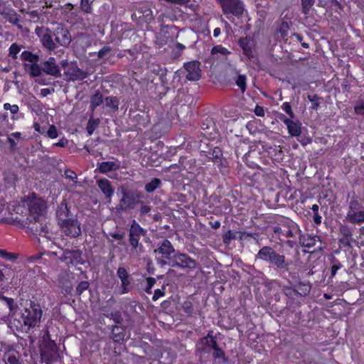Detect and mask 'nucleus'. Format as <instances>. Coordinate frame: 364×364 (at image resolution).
<instances>
[{"label": "nucleus", "mask_w": 364, "mask_h": 364, "mask_svg": "<svg viewBox=\"0 0 364 364\" xmlns=\"http://www.w3.org/2000/svg\"><path fill=\"white\" fill-rule=\"evenodd\" d=\"M36 82L40 85H48L51 83L50 78H47L45 76H41V75L37 79H36Z\"/></svg>", "instance_id": "nucleus-60"}, {"label": "nucleus", "mask_w": 364, "mask_h": 364, "mask_svg": "<svg viewBox=\"0 0 364 364\" xmlns=\"http://www.w3.org/2000/svg\"><path fill=\"white\" fill-rule=\"evenodd\" d=\"M104 101L102 94L97 90L90 98V108L92 112H94L95 109L99 107Z\"/></svg>", "instance_id": "nucleus-32"}, {"label": "nucleus", "mask_w": 364, "mask_h": 364, "mask_svg": "<svg viewBox=\"0 0 364 364\" xmlns=\"http://www.w3.org/2000/svg\"><path fill=\"white\" fill-rule=\"evenodd\" d=\"M256 258L269 264L279 273L289 271L291 260L287 259L283 254H279L270 246H263L256 255Z\"/></svg>", "instance_id": "nucleus-2"}, {"label": "nucleus", "mask_w": 364, "mask_h": 364, "mask_svg": "<svg viewBox=\"0 0 364 364\" xmlns=\"http://www.w3.org/2000/svg\"><path fill=\"white\" fill-rule=\"evenodd\" d=\"M297 238H299V244L302 247L307 249L314 247L311 251L304 250V252L323 255L326 244L321 240L320 236L301 232Z\"/></svg>", "instance_id": "nucleus-6"}, {"label": "nucleus", "mask_w": 364, "mask_h": 364, "mask_svg": "<svg viewBox=\"0 0 364 364\" xmlns=\"http://www.w3.org/2000/svg\"><path fill=\"white\" fill-rule=\"evenodd\" d=\"M42 310L38 304L31 301L29 306L26 307L22 313V319L25 326L28 328L35 327L41 321Z\"/></svg>", "instance_id": "nucleus-8"}, {"label": "nucleus", "mask_w": 364, "mask_h": 364, "mask_svg": "<svg viewBox=\"0 0 364 364\" xmlns=\"http://www.w3.org/2000/svg\"><path fill=\"white\" fill-rule=\"evenodd\" d=\"M179 163L189 173L195 174L198 172L199 167L196 164L195 159H187L186 158H181Z\"/></svg>", "instance_id": "nucleus-28"}, {"label": "nucleus", "mask_w": 364, "mask_h": 364, "mask_svg": "<svg viewBox=\"0 0 364 364\" xmlns=\"http://www.w3.org/2000/svg\"><path fill=\"white\" fill-rule=\"evenodd\" d=\"M259 237V235L257 232L250 233L247 232H242L240 237L242 240H249V238H253L255 240H258Z\"/></svg>", "instance_id": "nucleus-56"}, {"label": "nucleus", "mask_w": 364, "mask_h": 364, "mask_svg": "<svg viewBox=\"0 0 364 364\" xmlns=\"http://www.w3.org/2000/svg\"><path fill=\"white\" fill-rule=\"evenodd\" d=\"M238 45L242 50V54L248 62H258V58L255 54V43L250 37H241L238 40Z\"/></svg>", "instance_id": "nucleus-15"}, {"label": "nucleus", "mask_w": 364, "mask_h": 364, "mask_svg": "<svg viewBox=\"0 0 364 364\" xmlns=\"http://www.w3.org/2000/svg\"><path fill=\"white\" fill-rule=\"evenodd\" d=\"M183 309L186 314L191 315L193 314V309L191 302L185 301L183 304Z\"/></svg>", "instance_id": "nucleus-61"}, {"label": "nucleus", "mask_w": 364, "mask_h": 364, "mask_svg": "<svg viewBox=\"0 0 364 364\" xmlns=\"http://www.w3.org/2000/svg\"><path fill=\"white\" fill-rule=\"evenodd\" d=\"M183 67L187 72V80L190 81H195L200 79L201 75L199 61L193 60L186 63Z\"/></svg>", "instance_id": "nucleus-20"}, {"label": "nucleus", "mask_w": 364, "mask_h": 364, "mask_svg": "<svg viewBox=\"0 0 364 364\" xmlns=\"http://www.w3.org/2000/svg\"><path fill=\"white\" fill-rule=\"evenodd\" d=\"M211 53L213 55L220 53L223 55H227L230 53V51L221 45H217L212 48Z\"/></svg>", "instance_id": "nucleus-50"}, {"label": "nucleus", "mask_w": 364, "mask_h": 364, "mask_svg": "<svg viewBox=\"0 0 364 364\" xmlns=\"http://www.w3.org/2000/svg\"><path fill=\"white\" fill-rule=\"evenodd\" d=\"M21 50V46H18L16 43H14L11 45L9 47V55L13 59L17 58V55Z\"/></svg>", "instance_id": "nucleus-51"}, {"label": "nucleus", "mask_w": 364, "mask_h": 364, "mask_svg": "<svg viewBox=\"0 0 364 364\" xmlns=\"http://www.w3.org/2000/svg\"><path fill=\"white\" fill-rule=\"evenodd\" d=\"M235 82L242 92H245L247 89V77L245 75L237 74L235 77Z\"/></svg>", "instance_id": "nucleus-42"}, {"label": "nucleus", "mask_w": 364, "mask_h": 364, "mask_svg": "<svg viewBox=\"0 0 364 364\" xmlns=\"http://www.w3.org/2000/svg\"><path fill=\"white\" fill-rule=\"evenodd\" d=\"M0 257L8 261L14 262L18 258V255L15 253L9 252L6 250L0 249Z\"/></svg>", "instance_id": "nucleus-48"}, {"label": "nucleus", "mask_w": 364, "mask_h": 364, "mask_svg": "<svg viewBox=\"0 0 364 364\" xmlns=\"http://www.w3.org/2000/svg\"><path fill=\"white\" fill-rule=\"evenodd\" d=\"M41 358L46 364H51L58 360V352L41 351Z\"/></svg>", "instance_id": "nucleus-39"}, {"label": "nucleus", "mask_w": 364, "mask_h": 364, "mask_svg": "<svg viewBox=\"0 0 364 364\" xmlns=\"http://www.w3.org/2000/svg\"><path fill=\"white\" fill-rule=\"evenodd\" d=\"M43 350L41 351H51V352H58V347L55 341L51 338L45 339L43 343Z\"/></svg>", "instance_id": "nucleus-41"}, {"label": "nucleus", "mask_w": 364, "mask_h": 364, "mask_svg": "<svg viewBox=\"0 0 364 364\" xmlns=\"http://www.w3.org/2000/svg\"><path fill=\"white\" fill-rule=\"evenodd\" d=\"M152 72L159 77L161 82L163 85L167 82V69L165 67H162L160 65H156L153 68Z\"/></svg>", "instance_id": "nucleus-37"}, {"label": "nucleus", "mask_w": 364, "mask_h": 364, "mask_svg": "<svg viewBox=\"0 0 364 364\" xmlns=\"http://www.w3.org/2000/svg\"><path fill=\"white\" fill-rule=\"evenodd\" d=\"M117 275L121 280V287L116 293L122 295L127 294L131 290L132 277L126 268L119 267L117 270Z\"/></svg>", "instance_id": "nucleus-17"}, {"label": "nucleus", "mask_w": 364, "mask_h": 364, "mask_svg": "<svg viewBox=\"0 0 364 364\" xmlns=\"http://www.w3.org/2000/svg\"><path fill=\"white\" fill-rule=\"evenodd\" d=\"M24 68L28 72L29 75L32 77H38L43 71L42 66L38 64V63L33 64H24Z\"/></svg>", "instance_id": "nucleus-33"}, {"label": "nucleus", "mask_w": 364, "mask_h": 364, "mask_svg": "<svg viewBox=\"0 0 364 364\" xmlns=\"http://www.w3.org/2000/svg\"><path fill=\"white\" fill-rule=\"evenodd\" d=\"M165 294L164 291L160 289H156L154 290V295L152 296V300L156 301L160 297L164 296Z\"/></svg>", "instance_id": "nucleus-63"}, {"label": "nucleus", "mask_w": 364, "mask_h": 364, "mask_svg": "<svg viewBox=\"0 0 364 364\" xmlns=\"http://www.w3.org/2000/svg\"><path fill=\"white\" fill-rule=\"evenodd\" d=\"M47 135L50 139H56L58 136V132L54 124L50 125L47 131Z\"/></svg>", "instance_id": "nucleus-54"}, {"label": "nucleus", "mask_w": 364, "mask_h": 364, "mask_svg": "<svg viewBox=\"0 0 364 364\" xmlns=\"http://www.w3.org/2000/svg\"><path fill=\"white\" fill-rule=\"evenodd\" d=\"M65 75L67 77V81L68 82H75V81H82L88 77L90 75L87 71H85L80 68L71 67L66 72Z\"/></svg>", "instance_id": "nucleus-22"}, {"label": "nucleus", "mask_w": 364, "mask_h": 364, "mask_svg": "<svg viewBox=\"0 0 364 364\" xmlns=\"http://www.w3.org/2000/svg\"><path fill=\"white\" fill-rule=\"evenodd\" d=\"M139 18L142 23H149L153 20L152 10L146 6H139L137 9Z\"/></svg>", "instance_id": "nucleus-29"}, {"label": "nucleus", "mask_w": 364, "mask_h": 364, "mask_svg": "<svg viewBox=\"0 0 364 364\" xmlns=\"http://www.w3.org/2000/svg\"><path fill=\"white\" fill-rule=\"evenodd\" d=\"M53 36L57 47L58 46L66 47L69 46L71 42L70 32L67 28L61 26H58L54 29Z\"/></svg>", "instance_id": "nucleus-19"}, {"label": "nucleus", "mask_w": 364, "mask_h": 364, "mask_svg": "<svg viewBox=\"0 0 364 364\" xmlns=\"http://www.w3.org/2000/svg\"><path fill=\"white\" fill-rule=\"evenodd\" d=\"M355 112L357 114H364V104L360 102V104L355 105L354 107Z\"/></svg>", "instance_id": "nucleus-64"}, {"label": "nucleus", "mask_w": 364, "mask_h": 364, "mask_svg": "<svg viewBox=\"0 0 364 364\" xmlns=\"http://www.w3.org/2000/svg\"><path fill=\"white\" fill-rule=\"evenodd\" d=\"M21 59L22 61H27L33 64L39 61V55L29 50H23L21 54Z\"/></svg>", "instance_id": "nucleus-36"}, {"label": "nucleus", "mask_w": 364, "mask_h": 364, "mask_svg": "<svg viewBox=\"0 0 364 364\" xmlns=\"http://www.w3.org/2000/svg\"><path fill=\"white\" fill-rule=\"evenodd\" d=\"M43 72L53 77L60 76V69L53 57L49 58L42 64Z\"/></svg>", "instance_id": "nucleus-24"}, {"label": "nucleus", "mask_w": 364, "mask_h": 364, "mask_svg": "<svg viewBox=\"0 0 364 364\" xmlns=\"http://www.w3.org/2000/svg\"><path fill=\"white\" fill-rule=\"evenodd\" d=\"M112 50L111 47L109 46H104L101 48L97 53V58L99 59L103 58L108 53Z\"/></svg>", "instance_id": "nucleus-59"}, {"label": "nucleus", "mask_w": 364, "mask_h": 364, "mask_svg": "<svg viewBox=\"0 0 364 364\" xmlns=\"http://www.w3.org/2000/svg\"><path fill=\"white\" fill-rule=\"evenodd\" d=\"M217 344L216 337L213 336L211 332H209L205 336L200 338L197 344V350L200 353H207L211 349L215 348Z\"/></svg>", "instance_id": "nucleus-18"}, {"label": "nucleus", "mask_w": 364, "mask_h": 364, "mask_svg": "<svg viewBox=\"0 0 364 364\" xmlns=\"http://www.w3.org/2000/svg\"><path fill=\"white\" fill-rule=\"evenodd\" d=\"M282 292L287 296V306L289 308L296 306H300L301 301L298 299L296 294L295 288L293 285H284L282 289Z\"/></svg>", "instance_id": "nucleus-21"}, {"label": "nucleus", "mask_w": 364, "mask_h": 364, "mask_svg": "<svg viewBox=\"0 0 364 364\" xmlns=\"http://www.w3.org/2000/svg\"><path fill=\"white\" fill-rule=\"evenodd\" d=\"M200 156L216 164L222 174L228 173V161L224 158L223 151L219 146H211L208 150L201 149Z\"/></svg>", "instance_id": "nucleus-7"}, {"label": "nucleus", "mask_w": 364, "mask_h": 364, "mask_svg": "<svg viewBox=\"0 0 364 364\" xmlns=\"http://www.w3.org/2000/svg\"><path fill=\"white\" fill-rule=\"evenodd\" d=\"M177 250L170 240L164 239L158 242L157 248L154 250V252L160 256L159 262L161 264L168 265V262H170Z\"/></svg>", "instance_id": "nucleus-11"}, {"label": "nucleus", "mask_w": 364, "mask_h": 364, "mask_svg": "<svg viewBox=\"0 0 364 364\" xmlns=\"http://www.w3.org/2000/svg\"><path fill=\"white\" fill-rule=\"evenodd\" d=\"M301 11L304 14H309L311 7L315 3V0H301Z\"/></svg>", "instance_id": "nucleus-46"}, {"label": "nucleus", "mask_w": 364, "mask_h": 364, "mask_svg": "<svg viewBox=\"0 0 364 364\" xmlns=\"http://www.w3.org/2000/svg\"><path fill=\"white\" fill-rule=\"evenodd\" d=\"M198 262L195 259L191 257L188 255L181 252L178 250L173 256L168 266L176 267L181 269H186L188 271L193 270L196 268Z\"/></svg>", "instance_id": "nucleus-9"}, {"label": "nucleus", "mask_w": 364, "mask_h": 364, "mask_svg": "<svg viewBox=\"0 0 364 364\" xmlns=\"http://www.w3.org/2000/svg\"><path fill=\"white\" fill-rule=\"evenodd\" d=\"M213 350H214L213 356L215 360L222 359L223 363H227L228 358L225 356V352L223 350V349L218 346V344H217V346L213 348Z\"/></svg>", "instance_id": "nucleus-44"}, {"label": "nucleus", "mask_w": 364, "mask_h": 364, "mask_svg": "<svg viewBox=\"0 0 364 364\" xmlns=\"http://www.w3.org/2000/svg\"><path fill=\"white\" fill-rule=\"evenodd\" d=\"M65 260H68V263L72 264H83L82 259V252L79 250H65L63 252Z\"/></svg>", "instance_id": "nucleus-25"}, {"label": "nucleus", "mask_w": 364, "mask_h": 364, "mask_svg": "<svg viewBox=\"0 0 364 364\" xmlns=\"http://www.w3.org/2000/svg\"><path fill=\"white\" fill-rule=\"evenodd\" d=\"M329 260L331 263V277H333L337 272L343 267V264L334 256H331Z\"/></svg>", "instance_id": "nucleus-38"}, {"label": "nucleus", "mask_w": 364, "mask_h": 364, "mask_svg": "<svg viewBox=\"0 0 364 364\" xmlns=\"http://www.w3.org/2000/svg\"><path fill=\"white\" fill-rule=\"evenodd\" d=\"M119 164L112 161H102L98 165V170L101 173H107L110 171H115L119 170Z\"/></svg>", "instance_id": "nucleus-30"}, {"label": "nucleus", "mask_w": 364, "mask_h": 364, "mask_svg": "<svg viewBox=\"0 0 364 364\" xmlns=\"http://www.w3.org/2000/svg\"><path fill=\"white\" fill-rule=\"evenodd\" d=\"M99 123H100L99 119L90 118L88 120L87 127H86V130H87L88 136H91L93 134L94 131L96 129V128L99 125Z\"/></svg>", "instance_id": "nucleus-45"}, {"label": "nucleus", "mask_w": 364, "mask_h": 364, "mask_svg": "<svg viewBox=\"0 0 364 364\" xmlns=\"http://www.w3.org/2000/svg\"><path fill=\"white\" fill-rule=\"evenodd\" d=\"M125 336L124 330L119 326H114L112 329L111 337L114 342L120 343L124 341Z\"/></svg>", "instance_id": "nucleus-34"}, {"label": "nucleus", "mask_w": 364, "mask_h": 364, "mask_svg": "<svg viewBox=\"0 0 364 364\" xmlns=\"http://www.w3.org/2000/svg\"><path fill=\"white\" fill-rule=\"evenodd\" d=\"M22 205L27 208L30 220H34L35 222L39 221L43 211L46 208L44 200L38 198L35 193H29L27 196H25L22 200Z\"/></svg>", "instance_id": "nucleus-4"}, {"label": "nucleus", "mask_w": 364, "mask_h": 364, "mask_svg": "<svg viewBox=\"0 0 364 364\" xmlns=\"http://www.w3.org/2000/svg\"><path fill=\"white\" fill-rule=\"evenodd\" d=\"M307 98L311 102V108L314 110L318 109L319 105H320V103L318 102L319 97L317 95H309L307 96Z\"/></svg>", "instance_id": "nucleus-52"}, {"label": "nucleus", "mask_w": 364, "mask_h": 364, "mask_svg": "<svg viewBox=\"0 0 364 364\" xmlns=\"http://www.w3.org/2000/svg\"><path fill=\"white\" fill-rule=\"evenodd\" d=\"M289 28V23L285 21H282L277 28V33L281 35L282 39H284L288 36Z\"/></svg>", "instance_id": "nucleus-43"}, {"label": "nucleus", "mask_w": 364, "mask_h": 364, "mask_svg": "<svg viewBox=\"0 0 364 364\" xmlns=\"http://www.w3.org/2000/svg\"><path fill=\"white\" fill-rule=\"evenodd\" d=\"M67 206L60 208L56 212L58 225L63 232L68 237L76 238L81 235L80 223L77 218L70 217Z\"/></svg>", "instance_id": "nucleus-3"}, {"label": "nucleus", "mask_w": 364, "mask_h": 364, "mask_svg": "<svg viewBox=\"0 0 364 364\" xmlns=\"http://www.w3.org/2000/svg\"><path fill=\"white\" fill-rule=\"evenodd\" d=\"M272 237L293 247L296 244L301 229L298 224L289 218H283L276 225L272 226Z\"/></svg>", "instance_id": "nucleus-1"}, {"label": "nucleus", "mask_w": 364, "mask_h": 364, "mask_svg": "<svg viewBox=\"0 0 364 364\" xmlns=\"http://www.w3.org/2000/svg\"><path fill=\"white\" fill-rule=\"evenodd\" d=\"M161 185V181L158 178H154L151 181L145 184L144 189L146 193H152Z\"/></svg>", "instance_id": "nucleus-40"}, {"label": "nucleus", "mask_w": 364, "mask_h": 364, "mask_svg": "<svg viewBox=\"0 0 364 364\" xmlns=\"http://www.w3.org/2000/svg\"><path fill=\"white\" fill-rule=\"evenodd\" d=\"M146 234V230L141 227V225L135 220L132 222L129 230V242L132 250H135L137 247H142L139 244L141 236Z\"/></svg>", "instance_id": "nucleus-16"}, {"label": "nucleus", "mask_w": 364, "mask_h": 364, "mask_svg": "<svg viewBox=\"0 0 364 364\" xmlns=\"http://www.w3.org/2000/svg\"><path fill=\"white\" fill-rule=\"evenodd\" d=\"M64 174H65V178H69L71 181H74V180L77 179L76 173L70 169H66L65 171Z\"/></svg>", "instance_id": "nucleus-62"}, {"label": "nucleus", "mask_w": 364, "mask_h": 364, "mask_svg": "<svg viewBox=\"0 0 364 364\" xmlns=\"http://www.w3.org/2000/svg\"><path fill=\"white\" fill-rule=\"evenodd\" d=\"M94 0H81L80 7L83 12L86 14H91L92 12V5Z\"/></svg>", "instance_id": "nucleus-47"}, {"label": "nucleus", "mask_w": 364, "mask_h": 364, "mask_svg": "<svg viewBox=\"0 0 364 364\" xmlns=\"http://www.w3.org/2000/svg\"><path fill=\"white\" fill-rule=\"evenodd\" d=\"M282 109L290 117V118L294 117V114L292 112L291 106L289 102H285L282 105Z\"/></svg>", "instance_id": "nucleus-58"}, {"label": "nucleus", "mask_w": 364, "mask_h": 364, "mask_svg": "<svg viewBox=\"0 0 364 364\" xmlns=\"http://www.w3.org/2000/svg\"><path fill=\"white\" fill-rule=\"evenodd\" d=\"M36 34L40 38V41L44 48L49 51H53L57 48L53 32L48 28L37 26L35 29Z\"/></svg>", "instance_id": "nucleus-13"}, {"label": "nucleus", "mask_w": 364, "mask_h": 364, "mask_svg": "<svg viewBox=\"0 0 364 364\" xmlns=\"http://www.w3.org/2000/svg\"><path fill=\"white\" fill-rule=\"evenodd\" d=\"M97 185L99 189L104 194L105 198L110 201L114 194V188L112 183L107 178H101L97 181Z\"/></svg>", "instance_id": "nucleus-23"}, {"label": "nucleus", "mask_w": 364, "mask_h": 364, "mask_svg": "<svg viewBox=\"0 0 364 364\" xmlns=\"http://www.w3.org/2000/svg\"><path fill=\"white\" fill-rule=\"evenodd\" d=\"M141 197L140 192L123 190L122 197L119 200V209L123 211L134 209Z\"/></svg>", "instance_id": "nucleus-12"}, {"label": "nucleus", "mask_w": 364, "mask_h": 364, "mask_svg": "<svg viewBox=\"0 0 364 364\" xmlns=\"http://www.w3.org/2000/svg\"><path fill=\"white\" fill-rule=\"evenodd\" d=\"M138 203H140L141 205L139 209V213L141 216H145L146 215L149 213V212L151 210V206L144 204V203L141 200H139Z\"/></svg>", "instance_id": "nucleus-55"}, {"label": "nucleus", "mask_w": 364, "mask_h": 364, "mask_svg": "<svg viewBox=\"0 0 364 364\" xmlns=\"http://www.w3.org/2000/svg\"><path fill=\"white\" fill-rule=\"evenodd\" d=\"M90 283L88 281H81L76 287V295L80 296L85 291L89 289Z\"/></svg>", "instance_id": "nucleus-49"}, {"label": "nucleus", "mask_w": 364, "mask_h": 364, "mask_svg": "<svg viewBox=\"0 0 364 364\" xmlns=\"http://www.w3.org/2000/svg\"><path fill=\"white\" fill-rule=\"evenodd\" d=\"M355 227L354 225L341 223L338 230L341 237L338 238V243L345 247H352L353 243L355 242V240L353 237Z\"/></svg>", "instance_id": "nucleus-14"}, {"label": "nucleus", "mask_w": 364, "mask_h": 364, "mask_svg": "<svg viewBox=\"0 0 364 364\" xmlns=\"http://www.w3.org/2000/svg\"><path fill=\"white\" fill-rule=\"evenodd\" d=\"M235 234L231 230H228L223 235V242L226 245H229L231 241L235 240Z\"/></svg>", "instance_id": "nucleus-53"}, {"label": "nucleus", "mask_w": 364, "mask_h": 364, "mask_svg": "<svg viewBox=\"0 0 364 364\" xmlns=\"http://www.w3.org/2000/svg\"><path fill=\"white\" fill-rule=\"evenodd\" d=\"M293 286L295 288L297 297L300 301L301 298L306 297L311 289V285L309 282H300Z\"/></svg>", "instance_id": "nucleus-27"}, {"label": "nucleus", "mask_w": 364, "mask_h": 364, "mask_svg": "<svg viewBox=\"0 0 364 364\" xmlns=\"http://www.w3.org/2000/svg\"><path fill=\"white\" fill-rule=\"evenodd\" d=\"M156 284V279L154 277H148L146 278V287L145 288V291L147 294L151 293V289L154 285Z\"/></svg>", "instance_id": "nucleus-57"}, {"label": "nucleus", "mask_w": 364, "mask_h": 364, "mask_svg": "<svg viewBox=\"0 0 364 364\" xmlns=\"http://www.w3.org/2000/svg\"><path fill=\"white\" fill-rule=\"evenodd\" d=\"M346 220L353 225L364 223V201L353 197L348 202Z\"/></svg>", "instance_id": "nucleus-5"}, {"label": "nucleus", "mask_w": 364, "mask_h": 364, "mask_svg": "<svg viewBox=\"0 0 364 364\" xmlns=\"http://www.w3.org/2000/svg\"><path fill=\"white\" fill-rule=\"evenodd\" d=\"M4 18H5L6 21L15 25L18 26V28H21V26L20 25V18L19 16L17 14V13L14 10H9L7 12H1V13Z\"/></svg>", "instance_id": "nucleus-31"}, {"label": "nucleus", "mask_w": 364, "mask_h": 364, "mask_svg": "<svg viewBox=\"0 0 364 364\" xmlns=\"http://www.w3.org/2000/svg\"><path fill=\"white\" fill-rule=\"evenodd\" d=\"M223 14L230 20L231 16L240 18L243 15L245 6L242 0H218Z\"/></svg>", "instance_id": "nucleus-10"}, {"label": "nucleus", "mask_w": 364, "mask_h": 364, "mask_svg": "<svg viewBox=\"0 0 364 364\" xmlns=\"http://www.w3.org/2000/svg\"><path fill=\"white\" fill-rule=\"evenodd\" d=\"M284 124L287 126L288 133L292 136H299L301 134V124L296 121L294 122L289 118L285 117L282 119Z\"/></svg>", "instance_id": "nucleus-26"}, {"label": "nucleus", "mask_w": 364, "mask_h": 364, "mask_svg": "<svg viewBox=\"0 0 364 364\" xmlns=\"http://www.w3.org/2000/svg\"><path fill=\"white\" fill-rule=\"evenodd\" d=\"M105 106L115 112L119 109V100L115 96H108L105 99Z\"/></svg>", "instance_id": "nucleus-35"}]
</instances>
